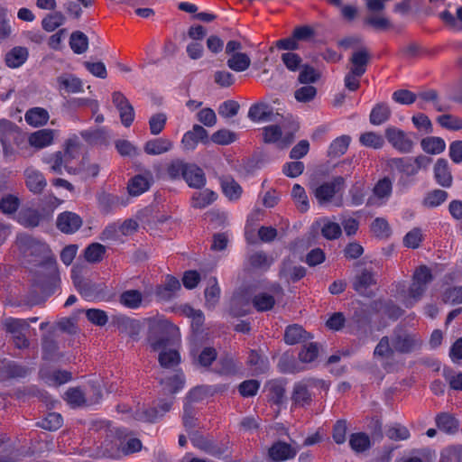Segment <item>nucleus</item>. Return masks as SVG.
Here are the masks:
<instances>
[{
    "label": "nucleus",
    "mask_w": 462,
    "mask_h": 462,
    "mask_svg": "<svg viewBox=\"0 0 462 462\" xmlns=\"http://www.w3.org/2000/svg\"><path fill=\"white\" fill-rule=\"evenodd\" d=\"M359 142L363 146L380 149L384 144L383 136L374 132H366L360 135Z\"/></svg>",
    "instance_id": "nucleus-48"
},
{
    "label": "nucleus",
    "mask_w": 462,
    "mask_h": 462,
    "mask_svg": "<svg viewBox=\"0 0 462 462\" xmlns=\"http://www.w3.org/2000/svg\"><path fill=\"white\" fill-rule=\"evenodd\" d=\"M434 178L437 183L444 188H449L453 182V177L446 159H438L434 165Z\"/></svg>",
    "instance_id": "nucleus-15"
},
{
    "label": "nucleus",
    "mask_w": 462,
    "mask_h": 462,
    "mask_svg": "<svg viewBox=\"0 0 462 462\" xmlns=\"http://www.w3.org/2000/svg\"><path fill=\"white\" fill-rule=\"evenodd\" d=\"M248 263L254 270L266 271L273 263V258L263 251L254 252L248 256Z\"/></svg>",
    "instance_id": "nucleus-25"
},
{
    "label": "nucleus",
    "mask_w": 462,
    "mask_h": 462,
    "mask_svg": "<svg viewBox=\"0 0 462 462\" xmlns=\"http://www.w3.org/2000/svg\"><path fill=\"white\" fill-rule=\"evenodd\" d=\"M171 407V402H164L160 410L156 408H138L134 412V418L137 420L152 422L165 412L169 411Z\"/></svg>",
    "instance_id": "nucleus-17"
},
{
    "label": "nucleus",
    "mask_w": 462,
    "mask_h": 462,
    "mask_svg": "<svg viewBox=\"0 0 462 462\" xmlns=\"http://www.w3.org/2000/svg\"><path fill=\"white\" fill-rule=\"evenodd\" d=\"M443 377L455 391H462V372H455L450 368H444Z\"/></svg>",
    "instance_id": "nucleus-59"
},
{
    "label": "nucleus",
    "mask_w": 462,
    "mask_h": 462,
    "mask_svg": "<svg viewBox=\"0 0 462 462\" xmlns=\"http://www.w3.org/2000/svg\"><path fill=\"white\" fill-rule=\"evenodd\" d=\"M112 100L119 111L122 124L125 127L130 126L134 119V110L133 106L121 92H114Z\"/></svg>",
    "instance_id": "nucleus-9"
},
{
    "label": "nucleus",
    "mask_w": 462,
    "mask_h": 462,
    "mask_svg": "<svg viewBox=\"0 0 462 462\" xmlns=\"http://www.w3.org/2000/svg\"><path fill=\"white\" fill-rule=\"evenodd\" d=\"M154 182L153 174L145 170L130 178L127 182V192L132 197H138L148 191Z\"/></svg>",
    "instance_id": "nucleus-6"
},
{
    "label": "nucleus",
    "mask_w": 462,
    "mask_h": 462,
    "mask_svg": "<svg viewBox=\"0 0 462 462\" xmlns=\"http://www.w3.org/2000/svg\"><path fill=\"white\" fill-rule=\"evenodd\" d=\"M393 184L389 178L380 180L374 188V194L381 199H388L392 194Z\"/></svg>",
    "instance_id": "nucleus-62"
},
{
    "label": "nucleus",
    "mask_w": 462,
    "mask_h": 462,
    "mask_svg": "<svg viewBox=\"0 0 462 462\" xmlns=\"http://www.w3.org/2000/svg\"><path fill=\"white\" fill-rule=\"evenodd\" d=\"M25 260L42 268L43 282L55 285L60 281V273L54 254L47 244L29 236H22L17 241Z\"/></svg>",
    "instance_id": "nucleus-1"
},
{
    "label": "nucleus",
    "mask_w": 462,
    "mask_h": 462,
    "mask_svg": "<svg viewBox=\"0 0 462 462\" xmlns=\"http://www.w3.org/2000/svg\"><path fill=\"white\" fill-rule=\"evenodd\" d=\"M69 45L75 53L82 54L88 50V39L85 33L77 31L70 35Z\"/></svg>",
    "instance_id": "nucleus-42"
},
{
    "label": "nucleus",
    "mask_w": 462,
    "mask_h": 462,
    "mask_svg": "<svg viewBox=\"0 0 462 462\" xmlns=\"http://www.w3.org/2000/svg\"><path fill=\"white\" fill-rule=\"evenodd\" d=\"M82 218L76 213L65 211L59 214L56 225L59 230L64 234H73L82 226Z\"/></svg>",
    "instance_id": "nucleus-11"
},
{
    "label": "nucleus",
    "mask_w": 462,
    "mask_h": 462,
    "mask_svg": "<svg viewBox=\"0 0 462 462\" xmlns=\"http://www.w3.org/2000/svg\"><path fill=\"white\" fill-rule=\"evenodd\" d=\"M426 290L427 287L412 279V282L408 290V292L402 296V304L408 309L412 308L418 301L421 300Z\"/></svg>",
    "instance_id": "nucleus-19"
},
{
    "label": "nucleus",
    "mask_w": 462,
    "mask_h": 462,
    "mask_svg": "<svg viewBox=\"0 0 462 462\" xmlns=\"http://www.w3.org/2000/svg\"><path fill=\"white\" fill-rule=\"evenodd\" d=\"M273 115V108L264 102L252 105L248 111V117L254 122L270 121Z\"/></svg>",
    "instance_id": "nucleus-20"
},
{
    "label": "nucleus",
    "mask_w": 462,
    "mask_h": 462,
    "mask_svg": "<svg viewBox=\"0 0 462 462\" xmlns=\"http://www.w3.org/2000/svg\"><path fill=\"white\" fill-rule=\"evenodd\" d=\"M41 377L50 385H60L66 383L71 379V374L66 370L50 371L49 369H41Z\"/></svg>",
    "instance_id": "nucleus-22"
},
{
    "label": "nucleus",
    "mask_w": 462,
    "mask_h": 462,
    "mask_svg": "<svg viewBox=\"0 0 462 462\" xmlns=\"http://www.w3.org/2000/svg\"><path fill=\"white\" fill-rule=\"evenodd\" d=\"M306 338V332L299 325L289 326L284 334V340L289 345H294Z\"/></svg>",
    "instance_id": "nucleus-47"
},
{
    "label": "nucleus",
    "mask_w": 462,
    "mask_h": 462,
    "mask_svg": "<svg viewBox=\"0 0 462 462\" xmlns=\"http://www.w3.org/2000/svg\"><path fill=\"white\" fill-rule=\"evenodd\" d=\"M349 445L353 450L363 452L370 447V439L365 433H355L350 436Z\"/></svg>",
    "instance_id": "nucleus-55"
},
{
    "label": "nucleus",
    "mask_w": 462,
    "mask_h": 462,
    "mask_svg": "<svg viewBox=\"0 0 462 462\" xmlns=\"http://www.w3.org/2000/svg\"><path fill=\"white\" fill-rule=\"evenodd\" d=\"M26 123L32 126L38 127L44 125L49 120V113L42 107H33L29 109L25 115Z\"/></svg>",
    "instance_id": "nucleus-27"
},
{
    "label": "nucleus",
    "mask_w": 462,
    "mask_h": 462,
    "mask_svg": "<svg viewBox=\"0 0 462 462\" xmlns=\"http://www.w3.org/2000/svg\"><path fill=\"white\" fill-rule=\"evenodd\" d=\"M28 57L29 51L27 48L16 46L5 54V61L7 67L16 69L25 63Z\"/></svg>",
    "instance_id": "nucleus-18"
},
{
    "label": "nucleus",
    "mask_w": 462,
    "mask_h": 462,
    "mask_svg": "<svg viewBox=\"0 0 462 462\" xmlns=\"http://www.w3.org/2000/svg\"><path fill=\"white\" fill-rule=\"evenodd\" d=\"M351 138L348 135H341L336 138L329 145L328 156L337 158L339 157L347 151L350 144Z\"/></svg>",
    "instance_id": "nucleus-36"
},
{
    "label": "nucleus",
    "mask_w": 462,
    "mask_h": 462,
    "mask_svg": "<svg viewBox=\"0 0 462 462\" xmlns=\"http://www.w3.org/2000/svg\"><path fill=\"white\" fill-rule=\"evenodd\" d=\"M174 326L167 319L149 321L147 343L152 351H161L158 361L163 368H172L180 362V353L175 349H166L169 342L168 332Z\"/></svg>",
    "instance_id": "nucleus-2"
},
{
    "label": "nucleus",
    "mask_w": 462,
    "mask_h": 462,
    "mask_svg": "<svg viewBox=\"0 0 462 462\" xmlns=\"http://www.w3.org/2000/svg\"><path fill=\"white\" fill-rule=\"evenodd\" d=\"M442 462H462V446L450 447L441 453Z\"/></svg>",
    "instance_id": "nucleus-64"
},
{
    "label": "nucleus",
    "mask_w": 462,
    "mask_h": 462,
    "mask_svg": "<svg viewBox=\"0 0 462 462\" xmlns=\"http://www.w3.org/2000/svg\"><path fill=\"white\" fill-rule=\"evenodd\" d=\"M63 419L60 413L51 412L41 422L39 426L47 430H57L62 426Z\"/></svg>",
    "instance_id": "nucleus-56"
},
{
    "label": "nucleus",
    "mask_w": 462,
    "mask_h": 462,
    "mask_svg": "<svg viewBox=\"0 0 462 462\" xmlns=\"http://www.w3.org/2000/svg\"><path fill=\"white\" fill-rule=\"evenodd\" d=\"M161 384L164 389L171 393H175L184 386V376L182 374H175L172 377L161 378Z\"/></svg>",
    "instance_id": "nucleus-51"
},
{
    "label": "nucleus",
    "mask_w": 462,
    "mask_h": 462,
    "mask_svg": "<svg viewBox=\"0 0 462 462\" xmlns=\"http://www.w3.org/2000/svg\"><path fill=\"white\" fill-rule=\"evenodd\" d=\"M350 69L353 74L364 75L370 60V54L365 48H362L352 53L350 57Z\"/></svg>",
    "instance_id": "nucleus-16"
},
{
    "label": "nucleus",
    "mask_w": 462,
    "mask_h": 462,
    "mask_svg": "<svg viewBox=\"0 0 462 462\" xmlns=\"http://www.w3.org/2000/svg\"><path fill=\"white\" fill-rule=\"evenodd\" d=\"M106 254V246L99 243H93L85 249V259L88 263H99Z\"/></svg>",
    "instance_id": "nucleus-45"
},
{
    "label": "nucleus",
    "mask_w": 462,
    "mask_h": 462,
    "mask_svg": "<svg viewBox=\"0 0 462 462\" xmlns=\"http://www.w3.org/2000/svg\"><path fill=\"white\" fill-rule=\"evenodd\" d=\"M271 291L273 294L260 292L254 296L252 303L257 311L271 310L275 304L274 296L282 294V288L279 284H273Z\"/></svg>",
    "instance_id": "nucleus-10"
},
{
    "label": "nucleus",
    "mask_w": 462,
    "mask_h": 462,
    "mask_svg": "<svg viewBox=\"0 0 462 462\" xmlns=\"http://www.w3.org/2000/svg\"><path fill=\"white\" fill-rule=\"evenodd\" d=\"M222 189L224 194L230 199L236 200L242 194V188L232 179H226L222 181Z\"/></svg>",
    "instance_id": "nucleus-57"
},
{
    "label": "nucleus",
    "mask_w": 462,
    "mask_h": 462,
    "mask_svg": "<svg viewBox=\"0 0 462 462\" xmlns=\"http://www.w3.org/2000/svg\"><path fill=\"white\" fill-rule=\"evenodd\" d=\"M64 16L61 13L56 12L48 14L42 21V28L47 32H53L64 23Z\"/></svg>",
    "instance_id": "nucleus-58"
},
{
    "label": "nucleus",
    "mask_w": 462,
    "mask_h": 462,
    "mask_svg": "<svg viewBox=\"0 0 462 462\" xmlns=\"http://www.w3.org/2000/svg\"><path fill=\"white\" fill-rule=\"evenodd\" d=\"M291 195L300 211L305 212L309 209L308 196L300 185L295 184L292 187Z\"/></svg>",
    "instance_id": "nucleus-52"
},
{
    "label": "nucleus",
    "mask_w": 462,
    "mask_h": 462,
    "mask_svg": "<svg viewBox=\"0 0 462 462\" xmlns=\"http://www.w3.org/2000/svg\"><path fill=\"white\" fill-rule=\"evenodd\" d=\"M280 273L288 282H297L305 276L306 270L302 266H288L284 263Z\"/></svg>",
    "instance_id": "nucleus-50"
},
{
    "label": "nucleus",
    "mask_w": 462,
    "mask_h": 462,
    "mask_svg": "<svg viewBox=\"0 0 462 462\" xmlns=\"http://www.w3.org/2000/svg\"><path fill=\"white\" fill-rule=\"evenodd\" d=\"M5 329L14 335L26 331L29 328L28 321L23 319L6 318L3 320Z\"/></svg>",
    "instance_id": "nucleus-40"
},
{
    "label": "nucleus",
    "mask_w": 462,
    "mask_h": 462,
    "mask_svg": "<svg viewBox=\"0 0 462 462\" xmlns=\"http://www.w3.org/2000/svg\"><path fill=\"white\" fill-rule=\"evenodd\" d=\"M184 180L189 187L195 189H200L206 183V177L202 169L195 164L189 165Z\"/></svg>",
    "instance_id": "nucleus-23"
},
{
    "label": "nucleus",
    "mask_w": 462,
    "mask_h": 462,
    "mask_svg": "<svg viewBox=\"0 0 462 462\" xmlns=\"http://www.w3.org/2000/svg\"><path fill=\"white\" fill-rule=\"evenodd\" d=\"M18 222L26 227L37 226L40 223L38 212L32 208L23 209L17 217Z\"/></svg>",
    "instance_id": "nucleus-46"
},
{
    "label": "nucleus",
    "mask_w": 462,
    "mask_h": 462,
    "mask_svg": "<svg viewBox=\"0 0 462 462\" xmlns=\"http://www.w3.org/2000/svg\"><path fill=\"white\" fill-rule=\"evenodd\" d=\"M375 283L374 274L368 271H364L356 275L353 282V288L361 295H367V289Z\"/></svg>",
    "instance_id": "nucleus-33"
},
{
    "label": "nucleus",
    "mask_w": 462,
    "mask_h": 462,
    "mask_svg": "<svg viewBox=\"0 0 462 462\" xmlns=\"http://www.w3.org/2000/svg\"><path fill=\"white\" fill-rule=\"evenodd\" d=\"M298 451V448L283 441H278L269 448V457L274 462H282L293 458Z\"/></svg>",
    "instance_id": "nucleus-12"
},
{
    "label": "nucleus",
    "mask_w": 462,
    "mask_h": 462,
    "mask_svg": "<svg viewBox=\"0 0 462 462\" xmlns=\"http://www.w3.org/2000/svg\"><path fill=\"white\" fill-rule=\"evenodd\" d=\"M447 199V191L442 189H434L426 194L422 204L427 208H436L445 202Z\"/></svg>",
    "instance_id": "nucleus-44"
},
{
    "label": "nucleus",
    "mask_w": 462,
    "mask_h": 462,
    "mask_svg": "<svg viewBox=\"0 0 462 462\" xmlns=\"http://www.w3.org/2000/svg\"><path fill=\"white\" fill-rule=\"evenodd\" d=\"M389 166L407 176H414L417 174L412 158H393L389 161Z\"/></svg>",
    "instance_id": "nucleus-35"
},
{
    "label": "nucleus",
    "mask_w": 462,
    "mask_h": 462,
    "mask_svg": "<svg viewBox=\"0 0 462 462\" xmlns=\"http://www.w3.org/2000/svg\"><path fill=\"white\" fill-rule=\"evenodd\" d=\"M392 111L387 104H376L370 113V123L374 125H380L390 118Z\"/></svg>",
    "instance_id": "nucleus-31"
},
{
    "label": "nucleus",
    "mask_w": 462,
    "mask_h": 462,
    "mask_svg": "<svg viewBox=\"0 0 462 462\" xmlns=\"http://www.w3.org/2000/svg\"><path fill=\"white\" fill-rule=\"evenodd\" d=\"M173 143L167 138L152 139L144 144L143 150L149 155H160L171 151Z\"/></svg>",
    "instance_id": "nucleus-21"
},
{
    "label": "nucleus",
    "mask_w": 462,
    "mask_h": 462,
    "mask_svg": "<svg viewBox=\"0 0 462 462\" xmlns=\"http://www.w3.org/2000/svg\"><path fill=\"white\" fill-rule=\"evenodd\" d=\"M61 89L68 93H79L83 91L82 81L74 75H61L57 79Z\"/></svg>",
    "instance_id": "nucleus-32"
},
{
    "label": "nucleus",
    "mask_w": 462,
    "mask_h": 462,
    "mask_svg": "<svg viewBox=\"0 0 462 462\" xmlns=\"http://www.w3.org/2000/svg\"><path fill=\"white\" fill-rule=\"evenodd\" d=\"M442 300L452 305L462 303V286L446 289L442 295Z\"/></svg>",
    "instance_id": "nucleus-63"
},
{
    "label": "nucleus",
    "mask_w": 462,
    "mask_h": 462,
    "mask_svg": "<svg viewBox=\"0 0 462 462\" xmlns=\"http://www.w3.org/2000/svg\"><path fill=\"white\" fill-rule=\"evenodd\" d=\"M189 165V163H186L182 160H172L166 166V173L171 180H177L180 177L184 179Z\"/></svg>",
    "instance_id": "nucleus-39"
},
{
    "label": "nucleus",
    "mask_w": 462,
    "mask_h": 462,
    "mask_svg": "<svg viewBox=\"0 0 462 462\" xmlns=\"http://www.w3.org/2000/svg\"><path fill=\"white\" fill-rule=\"evenodd\" d=\"M328 390V385L323 380L316 378H305L294 384L291 399L297 405L305 406L311 402L310 389Z\"/></svg>",
    "instance_id": "nucleus-4"
},
{
    "label": "nucleus",
    "mask_w": 462,
    "mask_h": 462,
    "mask_svg": "<svg viewBox=\"0 0 462 462\" xmlns=\"http://www.w3.org/2000/svg\"><path fill=\"white\" fill-rule=\"evenodd\" d=\"M116 325L121 333H125L131 337H136L141 332L140 321L128 317H118Z\"/></svg>",
    "instance_id": "nucleus-24"
},
{
    "label": "nucleus",
    "mask_w": 462,
    "mask_h": 462,
    "mask_svg": "<svg viewBox=\"0 0 462 462\" xmlns=\"http://www.w3.org/2000/svg\"><path fill=\"white\" fill-rule=\"evenodd\" d=\"M437 122L448 130L457 131L462 129V118L449 114L439 116Z\"/></svg>",
    "instance_id": "nucleus-60"
},
{
    "label": "nucleus",
    "mask_w": 462,
    "mask_h": 462,
    "mask_svg": "<svg viewBox=\"0 0 462 462\" xmlns=\"http://www.w3.org/2000/svg\"><path fill=\"white\" fill-rule=\"evenodd\" d=\"M43 162L49 165L50 170L56 174H62L65 165H69V162L64 157L61 152H56L43 158Z\"/></svg>",
    "instance_id": "nucleus-34"
},
{
    "label": "nucleus",
    "mask_w": 462,
    "mask_h": 462,
    "mask_svg": "<svg viewBox=\"0 0 462 462\" xmlns=\"http://www.w3.org/2000/svg\"><path fill=\"white\" fill-rule=\"evenodd\" d=\"M385 136L388 142L402 153L411 152L413 148V142L401 129L390 126L385 130Z\"/></svg>",
    "instance_id": "nucleus-8"
},
{
    "label": "nucleus",
    "mask_w": 462,
    "mask_h": 462,
    "mask_svg": "<svg viewBox=\"0 0 462 462\" xmlns=\"http://www.w3.org/2000/svg\"><path fill=\"white\" fill-rule=\"evenodd\" d=\"M422 150L430 154H439L446 148L445 141L440 137H426L421 140Z\"/></svg>",
    "instance_id": "nucleus-37"
},
{
    "label": "nucleus",
    "mask_w": 462,
    "mask_h": 462,
    "mask_svg": "<svg viewBox=\"0 0 462 462\" xmlns=\"http://www.w3.org/2000/svg\"><path fill=\"white\" fill-rule=\"evenodd\" d=\"M394 352L393 346L390 345L388 337H383L374 351V356L379 359H389L393 357Z\"/></svg>",
    "instance_id": "nucleus-43"
},
{
    "label": "nucleus",
    "mask_w": 462,
    "mask_h": 462,
    "mask_svg": "<svg viewBox=\"0 0 462 462\" xmlns=\"http://www.w3.org/2000/svg\"><path fill=\"white\" fill-rule=\"evenodd\" d=\"M341 232L342 230L339 224L332 222L328 219L323 220V226H321V234L325 238L328 240L336 239L339 237Z\"/></svg>",
    "instance_id": "nucleus-61"
},
{
    "label": "nucleus",
    "mask_w": 462,
    "mask_h": 462,
    "mask_svg": "<svg viewBox=\"0 0 462 462\" xmlns=\"http://www.w3.org/2000/svg\"><path fill=\"white\" fill-rule=\"evenodd\" d=\"M65 170L69 174L83 173L86 178L96 177L99 173V165L97 163H90L87 158H83L79 167H71L65 165Z\"/></svg>",
    "instance_id": "nucleus-26"
},
{
    "label": "nucleus",
    "mask_w": 462,
    "mask_h": 462,
    "mask_svg": "<svg viewBox=\"0 0 462 462\" xmlns=\"http://www.w3.org/2000/svg\"><path fill=\"white\" fill-rule=\"evenodd\" d=\"M220 296V288L217 285L216 277L208 280V287L205 290L206 304L209 308H213L218 301Z\"/></svg>",
    "instance_id": "nucleus-41"
},
{
    "label": "nucleus",
    "mask_w": 462,
    "mask_h": 462,
    "mask_svg": "<svg viewBox=\"0 0 462 462\" xmlns=\"http://www.w3.org/2000/svg\"><path fill=\"white\" fill-rule=\"evenodd\" d=\"M24 176L27 188L35 194H40L47 185L43 174L34 168H27Z\"/></svg>",
    "instance_id": "nucleus-14"
},
{
    "label": "nucleus",
    "mask_w": 462,
    "mask_h": 462,
    "mask_svg": "<svg viewBox=\"0 0 462 462\" xmlns=\"http://www.w3.org/2000/svg\"><path fill=\"white\" fill-rule=\"evenodd\" d=\"M120 302L127 308L137 309L142 303V293L136 290H129L120 296Z\"/></svg>",
    "instance_id": "nucleus-49"
},
{
    "label": "nucleus",
    "mask_w": 462,
    "mask_h": 462,
    "mask_svg": "<svg viewBox=\"0 0 462 462\" xmlns=\"http://www.w3.org/2000/svg\"><path fill=\"white\" fill-rule=\"evenodd\" d=\"M344 182L345 180L342 177H336L318 186L314 190V196L319 204L328 203L343 189Z\"/></svg>",
    "instance_id": "nucleus-7"
},
{
    "label": "nucleus",
    "mask_w": 462,
    "mask_h": 462,
    "mask_svg": "<svg viewBox=\"0 0 462 462\" xmlns=\"http://www.w3.org/2000/svg\"><path fill=\"white\" fill-rule=\"evenodd\" d=\"M394 350L401 354H409L419 350L422 346L421 337L403 328H395L392 336Z\"/></svg>",
    "instance_id": "nucleus-3"
},
{
    "label": "nucleus",
    "mask_w": 462,
    "mask_h": 462,
    "mask_svg": "<svg viewBox=\"0 0 462 462\" xmlns=\"http://www.w3.org/2000/svg\"><path fill=\"white\" fill-rule=\"evenodd\" d=\"M386 436L394 441L406 440L410 438L409 430L401 424L395 423L390 426L385 432Z\"/></svg>",
    "instance_id": "nucleus-54"
},
{
    "label": "nucleus",
    "mask_w": 462,
    "mask_h": 462,
    "mask_svg": "<svg viewBox=\"0 0 462 462\" xmlns=\"http://www.w3.org/2000/svg\"><path fill=\"white\" fill-rule=\"evenodd\" d=\"M263 140L265 143H275L277 147L284 149L294 141V134L283 132L279 125H272L263 128Z\"/></svg>",
    "instance_id": "nucleus-5"
},
{
    "label": "nucleus",
    "mask_w": 462,
    "mask_h": 462,
    "mask_svg": "<svg viewBox=\"0 0 462 462\" xmlns=\"http://www.w3.org/2000/svg\"><path fill=\"white\" fill-rule=\"evenodd\" d=\"M436 423L439 430L448 434H453L458 430L457 420L448 413L439 415L436 419Z\"/></svg>",
    "instance_id": "nucleus-38"
},
{
    "label": "nucleus",
    "mask_w": 462,
    "mask_h": 462,
    "mask_svg": "<svg viewBox=\"0 0 462 462\" xmlns=\"http://www.w3.org/2000/svg\"><path fill=\"white\" fill-rule=\"evenodd\" d=\"M371 231L379 238H386L391 235V227L383 217H376L371 224Z\"/></svg>",
    "instance_id": "nucleus-53"
},
{
    "label": "nucleus",
    "mask_w": 462,
    "mask_h": 462,
    "mask_svg": "<svg viewBox=\"0 0 462 462\" xmlns=\"http://www.w3.org/2000/svg\"><path fill=\"white\" fill-rule=\"evenodd\" d=\"M180 290V283L175 277H167L165 283L156 290V295L163 300L171 299L174 294Z\"/></svg>",
    "instance_id": "nucleus-28"
},
{
    "label": "nucleus",
    "mask_w": 462,
    "mask_h": 462,
    "mask_svg": "<svg viewBox=\"0 0 462 462\" xmlns=\"http://www.w3.org/2000/svg\"><path fill=\"white\" fill-rule=\"evenodd\" d=\"M226 65L236 72H243L250 67L251 59L246 53L236 52L227 59Z\"/></svg>",
    "instance_id": "nucleus-29"
},
{
    "label": "nucleus",
    "mask_w": 462,
    "mask_h": 462,
    "mask_svg": "<svg viewBox=\"0 0 462 462\" xmlns=\"http://www.w3.org/2000/svg\"><path fill=\"white\" fill-rule=\"evenodd\" d=\"M217 198V193L208 189L196 191L191 198V205L196 208H204L213 203Z\"/></svg>",
    "instance_id": "nucleus-30"
},
{
    "label": "nucleus",
    "mask_w": 462,
    "mask_h": 462,
    "mask_svg": "<svg viewBox=\"0 0 462 462\" xmlns=\"http://www.w3.org/2000/svg\"><path fill=\"white\" fill-rule=\"evenodd\" d=\"M55 134L56 131L53 129H41L29 135L28 143L32 147L41 150L53 143Z\"/></svg>",
    "instance_id": "nucleus-13"
}]
</instances>
